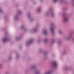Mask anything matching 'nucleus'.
I'll return each mask as SVG.
<instances>
[{
    "mask_svg": "<svg viewBox=\"0 0 74 74\" xmlns=\"http://www.w3.org/2000/svg\"><path fill=\"white\" fill-rule=\"evenodd\" d=\"M67 8H64L63 10L64 11H66L67 10Z\"/></svg>",
    "mask_w": 74,
    "mask_h": 74,
    "instance_id": "bb28decb",
    "label": "nucleus"
},
{
    "mask_svg": "<svg viewBox=\"0 0 74 74\" xmlns=\"http://www.w3.org/2000/svg\"><path fill=\"white\" fill-rule=\"evenodd\" d=\"M28 19H30L31 22H33L35 20V18L32 17V15L30 14H28L27 16Z\"/></svg>",
    "mask_w": 74,
    "mask_h": 74,
    "instance_id": "0eeeda50",
    "label": "nucleus"
},
{
    "mask_svg": "<svg viewBox=\"0 0 74 74\" xmlns=\"http://www.w3.org/2000/svg\"><path fill=\"white\" fill-rule=\"evenodd\" d=\"M54 2V3H55V2H57L58 1V0H53Z\"/></svg>",
    "mask_w": 74,
    "mask_h": 74,
    "instance_id": "c85d7f7f",
    "label": "nucleus"
},
{
    "mask_svg": "<svg viewBox=\"0 0 74 74\" xmlns=\"http://www.w3.org/2000/svg\"><path fill=\"white\" fill-rule=\"evenodd\" d=\"M21 29H23L24 30L25 32H27V31L26 29V28H25V27L23 25L21 27Z\"/></svg>",
    "mask_w": 74,
    "mask_h": 74,
    "instance_id": "2eb2a0df",
    "label": "nucleus"
},
{
    "mask_svg": "<svg viewBox=\"0 0 74 74\" xmlns=\"http://www.w3.org/2000/svg\"><path fill=\"white\" fill-rule=\"evenodd\" d=\"M3 10L2 9H0V13H3Z\"/></svg>",
    "mask_w": 74,
    "mask_h": 74,
    "instance_id": "a878e982",
    "label": "nucleus"
},
{
    "mask_svg": "<svg viewBox=\"0 0 74 74\" xmlns=\"http://www.w3.org/2000/svg\"><path fill=\"white\" fill-rule=\"evenodd\" d=\"M28 71H29L28 70H26L25 72V73H28Z\"/></svg>",
    "mask_w": 74,
    "mask_h": 74,
    "instance_id": "cd10ccee",
    "label": "nucleus"
},
{
    "mask_svg": "<svg viewBox=\"0 0 74 74\" xmlns=\"http://www.w3.org/2000/svg\"><path fill=\"white\" fill-rule=\"evenodd\" d=\"M72 4L73 6H74V0H72Z\"/></svg>",
    "mask_w": 74,
    "mask_h": 74,
    "instance_id": "393cba45",
    "label": "nucleus"
},
{
    "mask_svg": "<svg viewBox=\"0 0 74 74\" xmlns=\"http://www.w3.org/2000/svg\"><path fill=\"white\" fill-rule=\"evenodd\" d=\"M48 39H45L44 40V41L45 43H47V42H48Z\"/></svg>",
    "mask_w": 74,
    "mask_h": 74,
    "instance_id": "412c9836",
    "label": "nucleus"
},
{
    "mask_svg": "<svg viewBox=\"0 0 74 74\" xmlns=\"http://www.w3.org/2000/svg\"><path fill=\"white\" fill-rule=\"evenodd\" d=\"M63 22L64 23L67 22L68 21H69V16L67 15V14L66 13L64 12L63 14Z\"/></svg>",
    "mask_w": 74,
    "mask_h": 74,
    "instance_id": "7ed1b4c3",
    "label": "nucleus"
},
{
    "mask_svg": "<svg viewBox=\"0 0 74 74\" xmlns=\"http://www.w3.org/2000/svg\"><path fill=\"white\" fill-rule=\"evenodd\" d=\"M51 26L52 27L51 28H50V32L52 33L53 35V34H55L54 30H55V27H56V26L53 23H51Z\"/></svg>",
    "mask_w": 74,
    "mask_h": 74,
    "instance_id": "20e7f679",
    "label": "nucleus"
},
{
    "mask_svg": "<svg viewBox=\"0 0 74 74\" xmlns=\"http://www.w3.org/2000/svg\"><path fill=\"white\" fill-rule=\"evenodd\" d=\"M40 1H41V2H42V1H44V0H40Z\"/></svg>",
    "mask_w": 74,
    "mask_h": 74,
    "instance_id": "c9c22d12",
    "label": "nucleus"
},
{
    "mask_svg": "<svg viewBox=\"0 0 74 74\" xmlns=\"http://www.w3.org/2000/svg\"><path fill=\"white\" fill-rule=\"evenodd\" d=\"M39 52H40V53H43V57L45 59L47 58V56L48 55V52H43V51L42 50V49H40L39 51Z\"/></svg>",
    "mask_w": 74,
    "mask_h": 74,
    "instance_id": "39448f33",
    "label": "nucleus"
},
{
    "mask_svg": "<svg viewBox=\"0 0 74 74\" xmlns=\"http://www.w3.org/2000/svg\"><path fill=\"white\" fill-rule=\"evenodd\" d=\"M34 41V39H31L30 40L28 41L27 44H26V45L27 47L29 46Z\"/></svg>",
    "mask_w": 74,
    "mask_h": 74,
    "instance_id": "1a4fd4ad",
    "label": "nucleus"
},
{
    "mask_svg": "<svg viewBox=\"0 0 74 74\" xmlns=\"http://www.w3.org/2000/svg\"><path fill=\"white\" fill-rule=\"evenodd\" d=\"M16 60H18L19 59V58H20V56L18 54V52H16Z\"/></svg>",
    "mask_w": 74,
    "mask_h": 74,
    "instance_id": "ddd939ff",
    "label": "nucleus"
},
{
    "mask_svg": "<svg viewBox=\"0 0 74 74\" xmlns=\"http://www.w3.org/2000/svg\"><path fill=\"white\" fill-rule=\"evenodd\" d=\"M45 15V16H48V15H50L52 18H54L55 16V12L53 10L50 9L49 11L46 12Z\"/></svg>",
    "mask_w": 74,
    "mask_h": 74,
    "instance_id": "f03ea898",
    "label": "nucleus"
},
{
    "mask_svg": "<svg viewBox=\"0 0 74 74\" xmlns=\"http://www.w3.org/2000/svg\"><path fill=\"white\" fill-rule=\"evenodd\" d=\"M51 64L53 67H54V68H56L58 65V62L56 61H54L52 62Z\"/></svg>",
    "mask_w": 74,
    "mask_h": 74,
    "instance_id": "6e6552de",
    "label": "nucleus"
},
{
    "mask_svg": "<svg viewBox=\"0 0 74 74\" xmlns=\"http://www.w3.org/2000/svg\"><path fill=\"white\" fill-rule=\"evenodd\" d=\"M3 66V65L1 63H0V68H1V67H2V66Z\"/></svg>",
    "mask_w": 74,
    "mask_h": 74,
    "instance_id": "c756f323",
    "label": "nucleus"
},
{
    "mask_svg": "<svg viewBox=\"0 0 74 74\" xmlns=\"http://www.w3.org/2000/svg\"><path fill=\"white\" fill-rule=\"evenodd\" d=\"M48 30L45 29L44 30V34L45 36H47V35H48Z\"/></svg>",
    "mask_w": 74,
    "mask_h": 74,
    "instance_id": "dca6fc26",
    "label": "nucleus"
},
{
    "mask_svg": "<svg viewBox=\"0 0 74 74\" xmlns=\"http://www.w3.org/2000/svg\"><path fill=\"white\" fill-rule=\"evenodd\" d=\"M60 4H67V1L65 0H60Z\"/></svg>",
    "mask_w": 74,
    "mask_h": 74,
    "instance_id": "f8f14e48",
    "label": "nucleus"
},
{
    "mask_svg": "<svg viewBox=\"0 0 74 74\" xmlns=\"http://www.w3.org/2000/svg\"><path fill=\"white\" fill-rule=\"evenodd\" d=\"M52 56H53V57H54V56H55V54H52Z\"/></svg>",
    "mask_w": 74,
    "mask_h": 74,
    "instance_id": "473e14b6",
    "label": "nucleus"
},
{
    "mask_svg": "<svg viewBox=\"0 0 74 74\" xmlns=\"http://www.w3.org/2000/svg\"><path fill=\"white\" fill-rule=\"evenodd\" d=\"M37 26V27H36L31 30V33H36L37 32V30H38V25Z\"/></svg>",
    "mask_w": 74,
    "mask_h": 74,
    "instance_id": "9d476101",
    "label": "nucleus"
},
{
    "mask_svg": "<svg viewBox=\"0 0 74 74\" xmlns=\"http://www.w3.org/2000/svg\"><path fill=\"white\" fill-rule=\"evenodd\" d=\"M10 74V73H9V72H6L5 73V74Z\"/></svg>",
    "mask_w": 74,
    "mask_h": 74,
    "instance_id": "72a5a7b5",
    "label": "nucleus"
},
{
    "mask_svg": "<svg viewBox=\"0 0 74 74\" xmlns=\"http://www.w3.org/2000/svg\"><path fill=\"white\" fill-rule=\"evenodd\" d=\"M72 37V34L71 33H69L68 34L67 37L66 38L67 40H70Z\"/></svg>",
    "mask_w": 74,
    "mask_h": 74,
    "instance_id": "9b49d317",
    "label": "nucleus"
},
{
    "mask_svg": "<svg viewBox=\"0 0 74 74\" xmlns=\"http://www.w3.org/2000/svg\"><path fill=\"white\" fill-rule=\"evenodd\" d=\"M37 42H38V43H40V40H37Z\"/></svg>",
    "mask_w": 74,
    "mask_h": 74,
    "instance_id": "2f4dec72",
    "label": "nucleus"
},
{
    "mask_svg": "<svg viewBox=\"0 0 74 74\" xmlns=\"http://www.w3.org/2000/svg\"><path fill=\"white\" fill-rule=\"evenodd\" d=\"M7 34V33H5V34Z\"/></svg>",
    "mask_w": 74,
    "mask_h": 74,
    "instance_id": "e433bc0d",
    "label": "nucleus"
},
{
    "mask_svg": "<svg viewBox=\"0 0 74 74\" xmlns=\"http://www.w3.org/2000/svg\"><path fill=\"white\" fill-rule=\"evenodd\" d=\"M8 59L9 60H11V59H12V56H11V55L9 56L8 57Z\"/></svg>",
    "mask_w": 74,
    "mask_h": 74,
    "instance_id": "6ab92c4d",
    "label": "nucleus"
},
{
    "mask_svg": "<svg viewBox=\"0 0 74 74\" xmlns=\"http://www.w3.org/2000/svg\"><path fill=\"white\" fill-rule=\"evenodd\" d=\"M62 45V41L60 40L58 41V47H60Z\"/></svg>",
    "mask_w": 74,
    "mask_h": 74,
    "instance_id": "f3484780",
    "label": "nucleus"
},
{
    "mask_svg": "<svg viewBox=\"0 0 74 74\" xmlns=\"http://www.w3.org/2000/svg\"><path fill=\"white\" fill-rule=\"evenodd\" d=\"M65 70H69V68H67V67H66L65 68Z\"/></svg>",
    "mask_w": 74,
    "mask_h": 74,
    "instance_id": "7c9ffc66",
    "label": "nucleus"
},
{
    "mask_svg": "<svg viewBox=\"0 0 74 74\" xmlns=\"http://www.w3.org/2000/svg\"><path fill=\"white\" fill-rule=\"evenodd\" d=\"M22 14V12L21 11H18L16 16H14V19L15 21H17L19 18V16Z\"/></svg>",
    "mask_w": 74,
    "mask_h": 74,
    "instance_id": "423d86ee",
    "label": "nucleus"
},
{
    "mask_svg": "<svg viewBox=\"0 0 74 74\" xmlns=\"http://www.w3.org/2000/svg\"><path fill=\"white\" fill-rule=\"evenodd\" d=\"M55 39H54V38L52 39L51 42V43L52 44H53V43L55 42Z\"/></svg>",
    "mask_w": 74,
    "mask_h": 74,
    "instance_id": "aec40b11",
    "label": "nucleus"
},
{
    "mask_svg": "<svg viewBox=\"0 0 74 74\" xmlns=\"http://www.w3.org/2000/svg\"><path fill=\"white\" fill-rule=\"evenodd\" d=\"M20 39H21L20 37H17L16 38V40H20Z\"/></svg>",
    "mask_w": 74,
    "mask_h": 74,
    "instance_id": "5701e85b",
    "label": "nucleus"
},
{
    "mask_svg": "<svg viewBox=\"0 0 74 74\" xmlns=\"http://www.w3.org/2000/svg\"><path fill=\"white\" fill-rule=\"evenodd\" d=\"M62 32H63V31L62 30H59V34H62Z\"/></svg>",
    "mask_w": 74,
    "mask_h": 74,
    "instance_id": "4be33fe9",
    "label": "nucleus"
},
{
    "mask_svg": "<svg viewBox=\"0 0 74 74\" xmlns=\"http://www.w3.org/2000/svg\"><path fill=\"white\" fill-rule=\"evenodd\" d=\"M21 48H22V46H20V49H21Z\"/></svg>",
    "mask_w": 74,
    "mask_h": 74,
    "instance_id": "f704fd0d",
    "label": "nucleus"
},
{
    "mask_svg": "<svg viewBox=\"0 0 74 74\" xmlns=\"http://www.w3.org/2000/svg\"><path fill=\"white\" fill-rule=\"evenodd\" d=\"M29 70L31 71H35V74H40L41 73V70L40 69H37V66L35 64L31 65L29 67Z\"/></svg>",
    "mask_w": 74,
    "mask_h": 74,
    "instance_id": "f257e3e1",
    "label": "nucleus"
},
{
    "mask_svg": "<svg viewBox=\"0 0 74 74\" xmlns=\"http://www.w3.org/2000/svg\"><path fill=\"white\" fill-rule=\"evenodd\" d=\"M37 12L38 13H40L41 12V7H40L38 8V9L37 10Z\"/></svg>",
    "mask_w": 74,
    "mask_h": 74,
    "instance_id": "a211bd4d",
    "label": "nucleus"
},
{
    "mask_svg": "<svg viewBox=\"0 0 74 74\" xmlns=\"http://www.w3.org/2000/svg\"><path fill=\"white\" fill-rule=\"evenodd\" d=\"M66 53H67V51H64L62 53V54L63 55H64V54H66Z\"/></svg>",
    "mask_w": 74,
    "mask_h": 74,
    "instance_id": "b1692460",
    "label": "nucleus"
},
{
    "mask_svg": "<svg viewBox=\"0 0 74 74\" xmlns=\"http://www.w3.org/2000/svg\"><path fill=\"white\" fill-rule=\"evenodd\" d=\"M8 41H9V39H8V38L7 37H5L3 40L4 42H5Z\"/></svg>",
    "mask_w": 74,
    "mask_h": 74,
    "instance_id": "4468645a",
    "label": "nucleus"
}]
</instances>
